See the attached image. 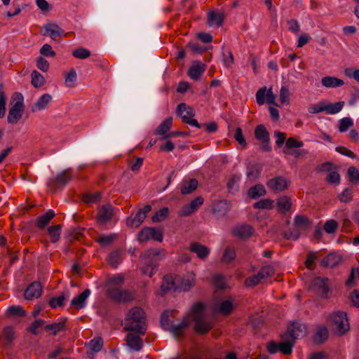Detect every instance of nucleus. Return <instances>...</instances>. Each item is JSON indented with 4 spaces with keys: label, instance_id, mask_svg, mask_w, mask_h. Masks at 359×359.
I'll return each instance as SVG.
<instances>
[{
    "label": "nucleus",
    "instance_id": "f257e3e1",
    "mask_svg": "<svg viewBox=\"0 0 359 359\" xmlns=\"http://www.w3.org/2000/svg\"><path fill=\"white\" fill-rule=\"evenodd\" d=\"M169 316L170 311H164L161 316V324L165 330H169L175 337L182 334L191 320L195 322L194 330L198 334H205L214 326L213 320L205 315V306L201 303L195 304L191 308L190 313L177 324L171 325Z\"/></svg>",
    "mask_w": 359,
    "mask_h": 359
},
{
    "label": "nucleus",
    "instance_id": "f03ea898",
    "mask_svg": "<svg viewBox=\"0 0 359 359\" xmlns=\"http://www.w3.org/2000/svg\"><path fill=\"white\" fill-rule=\"evenodd\" d=\"M147 325L146 316L140 307H133L128 313L124 321V329L128 331H134L140 334H144Z\"/></svg>",
    "mask_w": 359,
    "mask_h": 359
},
{
    "label": "nucleus",
    "instance_id": "7ed1b4c3",
    "mask_svg": "<svg viewBox=\"0 0 359 359\" xmlns=\"http://www.w3.org/2000/svg\"><path fill=\"white\" fill-rule=\"evenodd\" d=\"M165 257L163 249H149L141 257V270L143 273L151 277L158 269V262Z\"/></svg>",
    "mask_w": 359,
    "mask_h": 359
},
{
    "label": "nucleus",
    "instance_id": "20e7f679",
    "mask_svg": "<svg viewBox=\"0 0 359 359\" xmlns=\"http://www.w3.org/2000/svg\"><path fill=\"white\" fill-rule=\"evenodd\" d=\"M11 105L7 119L8 123L15 124L22 118L25 110L23 95L20 93L15 92L12 96Z\"/></svg>",
    "mask_w": 359,
    "mask_h": 359
},
{
    "label": "nucleus",
    "instance_id": "39448f33",
    "mask_svg": "<svg viewBox=\"0 0 359 359\" xmlns=\"http://www.w3.org/2000/svg\"><path fill=\"white\" fill-rule=\"evenodd\" d=\"M329 320L334 326L336 332L339 335H344L349 330V323L347 315L343 311L333 312L329 316Z\"/></svg>",
    "mask_w": 359,
    "mask_h": 359
},
{
    "label": "nucleus",
    "instance_id": "423d86ee",
    "mask_svg": "<svg viewBox=\"0 0 359 359\" xmlns=\"http://www.w3.org/2000/svg\"><path fill=\"white\" fill-rule=\"evenodd\" d=\"M72 175L68 170H63L57 174L54 177H51L47 182V187L50 192H55L60 189L65 187L72 180Z\"/></svg>",
    "mask_w": 359,
    "mask_h": 359
},
{
    "label": "nucleus",
    "instance_id": "0eeeda50",
    "mask_svg": "<svg viewBox=\"0 0 359 359\" xmlns=\"http://www.w3.org/2000/svg\"><path fill=\"white\" fill-rule=\"evenodd\" d=\"M177 113L184 123L198 128H201V125L198 123L197 120L193 118L195 116V111L193 108L184 103H181L177 107Z\"/></svg>",
    "mask_w": 359,
    "mask_h": 359
},
{
    "label": "nucleus",
    "instance_id": "6e6552de",
    "mask_svg": "<svg viewBox=\"0 0 359 359\" xmlns=\"http://www.w3.org/2000/svg\"><path fill=\"white\" fill-rule=\"evenodd\" d=\"M107 294L110 299L120 303L130 302L134 299L131 291L121 288H111Z\"/></svg>",
    "mask_w": 359,
    "mask_h": 359
},
{
    "label": "nucleus",
    "instance_id": "1a4fd4ad",
    "mask_svg": "<svg viewBox=\"0 0 359 359\" xmlns=\"http://www.w3.org/2000/svg\"><path fill=\"white\" fill-rule=\"evenodd\" d=\"M255 138L261 142L260 148L264 151L271 150L269 134L264 125H258L255 129Z\"/></svg>",
    "mask_w": 359,
    "mask_h": 359
},
{
    "label": "nucleus",
    "instance_id": "9d476101",
    "mask_svg": "<svg viewBox=\"0 0 359 359\" xmlns=\"http://www.w3.org/2000/svg\"><path fill=\"white\" fill-rule=\"evenodd\" d=\"M150 239L161 242L163 241L162 231L156 228L144 227L138 234V241L143 243Z\"/></svg>",
    "mask_w": 359,
    "mask_h": 359
},
{
    "label": "nucleus",
    "instance_id": "9b49d317",
    "mask_svg": "<svg viewBox=\"0 0 359 359\" xmlns=\"http://www.w3.org/2000/svg\"><path fill=\"white\" fill-rule=\"evenodd\" d=\"M312 290L323 298H327L329 293L328 279L316 277L311 282Z\"/></svg>",
    "mask_w": 359,
    "mask_h": 359
},
{
    "label": "nucleus",
    "instance_id": "f8f14e48",
    "mask_svg": "<svg viewBox=\"0 0 359 359\" xmlns=\"http://www.w3.org/2000/svg\"><path fill=\"white\" fill-rule=\"evenodd\" d=\"M151 207L149 205H145L143 208L140 209L134 217L127 219L126 223L128 226L138 227L145 219L147 215L151 211Z\"/></svg>",
    "mask_w": 359,
    "mask_h": 359
},
{
    "label": "nucleus",
    "instance_id": "ddd939ff",
    "mask_svg": "<svg viewBox=\"0 0 359 359\" xmlns=\"http://www.w3.org/2000/svg\"><path fill=\"white\" fill-rule=\"evenodd\" d=\"M114 208L110 204L102 205L97 212V220L100 224H105L111 220Z\"/></svg>",
    "mask_w": 359,
    "mask_h": 359
},
{
    "label": "nucleus",
    "instance_id": "4468645a",
    "mask_svg": "<svg viewBox=\"0 0 359 359\" xmlns=\"http://www.w3.org/2000/svg\"><path fill=\"white\" fill-rule=\"evenodd\" d=\"M53 100L49 93H43L32 104L31 111L34 113L46 110L48 108Z\"/></svg>",
    "mask_w": 359,
    "mask_h": 359
},
{
    "label": "nucleus",
    "instance_id": "2eb2a0df",
    "mask_svg": "<svg viewBox=\"0 0 359 359\" xmlns=\"http://www.w3.org/2000/svg\"><path fill=\"white\" fill-rule=\"evenodd\" d=\"M172 117L167 118L157 127L155 134L162 135L161 140H165L169 137H174V133H169V130L172 127Z\"/></svg>",
    "mask_w": 359,
    "mask_h": 359
},
{
    "label": "nucleus",
    "instance_id": "dca6fc26",
    "mask_svg": "<svg viewBox=\"0 0 359 359\" xmlns=\"http://www.w3.org/2000/svg\"><path fill=\"white\" fill-rule=\"evenodd\" d=\"M42 293V286L39 282H33L25 291V298L27 300H32L39 298Z\"/></svg>",
    "mask_w": 359,
    "mask_h": 359
},
{
    "label": "nucleus",
    "instance_id": "f3484780",
    "mask_svg": "<svg viewBox=\"0 0 359 359\" xmlns=\"http://www.w3.org/2000/svg\"><path fill=\"white\" fill-rule=\"evenodd\" d=\"M290 336L294 340L303 337L306 334V326L299 323H292L288 327Z\"/></svg>",
    "mask_w": 359,
    "mask_h": 359
},
{
    "label": "nucleus",
    "instance_id": "a211bd4d",
    "mask_svg": "<svg viewBox=\"0 0 359 359\" xmlns=\"http://www.w3.org/2000/svg\"><path fill=\"white\" fill-rule=\"evenodd\" d=\"M276 95L273 93V91H257L256 100L257 102L260 105L267 102L280 106V104L276 102Z\"/></svg>",
    "mask_w": 359,
    "mask_h": 359
},
{
    "label": "nucleus",
    "instance_id": "6ab92c4d",
    "mask_svg": "<svg viewBox=\"0 0 359 359\" xmlns=\"http://www.w3.org/2000/svg\"><path fill=\"white\" fill-rule=\"evenodd\" d=\"M178 281L180 283L177 285V290L189 291L195 285V275L193 273H187L182 278L177 279Z\"/></svg>",
    "mask_w": 359,
    "mask_h": 359
},
{
    "label": "nucleus",
    "instance_id": "aec40b11",
    "mask_svg": "<svg viewBox=\"0 0 359 359\" xmlns=\"http://www.w3.org/2000/svg\"><path fill=\"white\" fill-rule=\"evenodd\" d=\"M290 184V181L283 177H276L270 180L267 185L273 191H280L286 189Z\"/></svg>",
    "mask_w": 359,
    "mask_h": 359
},
{
    "label": "nucleus",
    "instance_id": "412c9836",
    "mask_svg": "<svg viewBox=\"0 0 359 359\" xmlns=\"http://www.w3.org/2000/svg\"><path fill=\"white\" fill-rule=\"evenodd\" d=\"M205 70V66L203 63L196 61L194 62L189 68L187 74L193 80H197Z\"/></svg>",
    "mask_w": 359,
    "mask_h": 359
},
{
    "label": "nucleus",
    "instance_id": "4be33fe9",
    "mask_svg": "<svg viewBox=\"0 0 359 359\" xmlns=\"http://www.w3.org/2000/svg\"><path fill=\"white\" fill-rule=\"evenodd\" d=\"M333 165L331 163H325L321 165L320 170L322 171H327L329 174L327 177V181L331 184H339L340 175L339 174L332 170Z\"/></svg>",
    "mask_w": 359,
    "mask_h": 359
},
{
    "label": "nucleus",
    "instance_id": "5701e85b",
    "mask_svg": "<svg viewBox=\"0 0 359 359\" xmlns=\"http://www.w3.org/2000/svg\"><path fill=\"white\" fill-rule=\"evenodd\" d=\"M233 309V304L232 300L229 299L226 300L220 301L215 304L214 306V311L217 313H220L224 315H228L231 313Z\"/></svg>",
    "mask_w": 359,
    "mask_h": 359
},
{
    "label": "nucleus",
    "instance_id": "b1692460",
    "mask_svg": "<svg viewBox=\"0 0 359 359\" xmlns=\"http://www.w3.org/2000/svg\"><path fill=\"white\" fill-rule=\"evenodd\" d=\"M44 34L49 35L53 40H56L57 37L64 34L65 32L57 25L49 23L43 26Z\"/></svg>",
    "mask_w": 359,
    "mask_h": 359
},
{
    "label": "nucleus",
    "instance_id": "393cba45",
    "mask_svg": "<svg viewBox=\"0 0 359 359\" xmlns=\"http://www.w3.org/2000/svg\"><path fill=\"white\" fill-rule=\"evenodd\" d=\"M189 249L192 252L196 253L197 257L201 259H205L210 254L209 248L198 243H192Z\"/></svg>",
    "mask_w": 359,
    "mask_h": 359
},
{
    "label": "nucleus",
    "instance_id": "a878e982",
    "mask_svg": "<svg viewBox=\"0 0 359 359\" xmlns=\"http://www.w3.org/2000/svg\"><path fill=\"white\" fill-rule=\"evenodd\" d=\"M128 345L134 351H139L142 348L143 343L140 337L133 333H129L126 336Z\"/></svg>",
    "mask_w": 359,
    "mask_h": 359
},
{
    "label": "nucleus",
    "instance_id": "bb28decb",
    "mask_svg": "<svg viewBox=\"0 0 359 359\" xmlns=\"http://www.w3.org/2000/svg\"><path fill=\"white\" fill-rule=\"evenodd\" d=\"M91 291L89 289L85 290L79 295L72 299L71 304L76 309H83L86 306V301Z\"/></svg>",
    "mask_w": 359,
    "mask_h": 359
},
{
    "label": "nucleus",
    "instance_id": "cd10ccee",
    "mask_svg": "<svg viewBox=\"0 0 359 359\" xmlns=\"http://www.w3.org/2000/svg\"><path fill=\"white\" fill-rule=\"evenodd\" d=\"M224 20L223 14L218 12L210 11L208 14V23L210 27H220Z\"/></svg>",
    "mask_w": 359,
    "mask_h": 359
},
{
    "label": "nucleus",
    "instance_id": "c85d7f7f",
    "mask_svg": "<svg viewBox=\"0 0 359 359\" xmlns=\"http://www.w3.org/2000/svg\"><path fill=\"white\" fill-rule=\"evenodd\" d=\"M124 278L120 274H116L107 280L106 287L107 293L109 292L111 288H121L123 284Z\"/></svg>",
    "mask_w": 359,
    "mask_h": 359
},
{
    "label": "nucleus",
    "instance_id": "c756f323",
    "mask_svg": "<svg viewBox=\"0 0 359 359\" xmlns=\"http://www.w3.org/2000/svg\"><path fill=\"white\" fill-rule=\"evenodd\" d=\"M252 233V228L249 225H241L233 229V234L241 238H248Z\"/></svg>",
    "mask_w": 359,
    "mask_h": 359
},
{
    "label": "nucleus",
    "instance_id": "7c9ffc66",
    "mask_svg": "<svg viewBox=\"0 0 359 359\" xmlns=\"http://www.w3.org/2000/svg\"><path fill=\"white\" fill-rule=\"evenodd\" d=\"M103 346L102 339L100 337H95L90 341L88 345V356L93 355L94 353L99 352Z\"/></svg>",
    "mask_w": 359,
    "mask_h": 359
},
{
    "label": "nucleus",
    "instance_id": "2f4dec72",
    "mask_svg": "<svg viewBox=\"0 0 359 359\" xmlns=\"http://www.w3.org/2000/svg\"><path fill=\"white\" fill-rule=\"evenodd\" d=\"M321 82L324 87L332 88L340 87L344 83L342 79L334 76H325L322 79Z\"/></svg>",
    "mask_w": 359,
    "mask_h": 359
},
{
    "label": "nucleus",
    "instance_id": "473e14b6",
    "mask_svg": "<svg viewBox=\"0 0 359 359\" xmlns=\"http://www.w3.org/2000/svg\"><path fill=\"white\" fill-rule=\"evenodd\" d=\"M177 279L174 280L172 276H165L163 279V283L161 284V290L166 292L169 290H177Z\"/></svg>",
    "mask_w": 359,
    "mask_h": 359
},
{
    "label": "nucleus",
    "instance_id": "72a5a7b5",
    "mask_svg": "<svg viewBox=\"0 0 359 359\" xmlns=\"http://www.w3.org/2000/svg\"><path fill=\"white\" fill-rule=\"evenodd\" d=\"M341 259V257L336 253H330L322 260V265L326 267H334L337 266Z\"/></svg>",
    "mask_w": 359,
    "mask_h": 359
},
{
    "label": "nucleus",
    "instance_id": "f704fd0d",
    "mask_svg": "<svg viewBox=\"0 0 359 359\" xmlns=\"http://www.w3.org/2000/svg\"><path fill=\"white\" fill-rule=\"evenodd\" d=\"M324 104H325V111L327 114H335L339 112L342 109V108L344 105V102L339 101V102H337L334 103H330L326 101H324Z\"/></svg>",
    "mask_w": 359,
    "mask_h": 359
},
{
    "label": "nucleus",
    "instance_id": "c9c22d12",
    "mask_svg": "<svg viewBox=\"0 0 359 359\" xmlns=\"http://www.w3.org/2000/svg\"><path fill=\"white\" fill-rule=\"evenodd\" d=\"M198 184V181L195 179L184 180L181 187V193L184 195L189 194L196 189Z\"/></svg>",
    "mask_w": 359,
    "mask_h": 359
},
{
    "label": "nucleus",
    "instance_id": "e433bc0d",
    "mask_svg": "<svg viewBox=\"0 0 359 359\" xmlns=\"http://www.w3.org/2000/svg\"><path fill=\"white\" fill-rule=\"evenodd\" d=\"M55 212L52 210H49L45 214L39 216L36 221V226L39 229H43L50 221L54 217Z\"/></svg>",
    "mask_w": 359,
    "mask_h": 359
},
{
    "label": "nucleus",
    "instance_id": "4c0bfd02",
    "mask_svg": "<svg viewBox=\"0 0 359 359\" xmlns=\"http://www.w3.org/2000/svg\"><path fill=\"white\" fill-rule=\"evenodd\" d=\"M328 337V330L324 326H320L318 327L315 335H314V341L316 343H322L324 342Z\"/></svg>",
    "mask_w": 359,
    "mask_h": 359
},
{
    "label": "nucleus",
    "instance_id": "58836bf2",
    "mask_svg": "<svg viewBox=\"0 0 359 359\" xmlns=\"http://www.w3.org/2000/svg\"><path fill=\"white\" fill-rule=\"evenodd\" d=\"M62 226L60 224L51 226L48 228V233L50 236L52 243L57 242L60 238Z\"/></svg>",
    "mask_w": 359,
    "mask_h": 359
},
{
    "label": "nucleus",
    "instance_id": "ea45409f",
    "mask_svg": "<svg viewBox=\"0 0 359 359\" xmlns=\"http://www.w3.org/2000/svg\"><path fill=\"white\" fill-rule=\"evenodd\" d=\"M231 208V203L227 200H221L218 201L213 207L215 212L225 214Z\"/></svg>",
    "mask_w": 359,
    "mask_h": 359
},
{
    "label": "nucleus",
    "instance_id": "a19ab883",
    "mask_svg": "<svg viewBox=\"0 0 359 359\" xmlns=\"http://www.w3.org/2000/svg\"><path fill=\"white\" fill-rule=\"evenodd\" d=\"M264 187L262 184H257L251 187L248 191V195L251 198H256L265 194Z\"/></svg>",
    "mask_w": 359,
    "mask_h": 359
},
{
    "label": "nucleus",
    "instance_id": "79ce46f5",
    "mask_svg": "<svg viewBox=\"0 0 359 359\" xmlns=\"http://www.w3.org/2000/svg\"><path fill=\"white\" fill-rule=\"evenodd\" d=\"M277 205L280 212H285L291 207L290 199L287 196L280 197L278 199Z\"/></svg>",
    "mask_w": 359,
    "mask_h": 359
},
{
    "label": "nucleus",
    "instance_id": "37998d69",
    "mask_svg": "<svg viewBox=\"0 0 359 359\" xmlns=\"http://www.w3.org/2000/svg\"><path fill=\"white\" fill-rule=\"evenodd\" d=\"M347 174L349 178V181L355 184H359V170L354 166L348 168Z\"/></svg>",
    "mask_w": 359,
    "mask_h": 359
},
{
    "label": "nucleus",
    "instance_id": "c03bdc74",
    "mask_svg": "<svg viewBox=\"0 0 359 359\" xmlns=\"http://www.w3.org/2000/svg\"><path fill=\"white\" fill-rule=\"evenodd\" d=\"M253 206L257 209L271 210L273 208V201L268 198H263L255 203Z\"/></svg>",
    "mask_w": 359,
    "mask_h": 359
},
{
    "label": "nucleus",
    "instance_id": "a18cd8bd",
    "mask_svg": "<svg viewBox=\"0 0 359 359\" xmlns=\"http://www.w3.org/2000/svg\"><path fill=\"white\" fill-rule=\"evenodd\" d=\"M222 61H223L224 65L226 68H229L231 67V65L233 63V55L232 52L230 50L226 49V50H223Z\"/></svg>",
    "mask_w": 359,
    "mask_h": 359
},
{
    "label": "nucleus",
    "instance_id": "49530a36",
    "mask_svg": "<svg viewBox=\"0 0 359 359\" xmlns=\"http://www.w3.org/2000/svg\"><path fill=\"white\" fill-rule=\"evenodd\" d=\"M64 327L65 322L60 321L46 325L45 329L48 331H50L53 334L55 335L57 333L62 331L64 329Z\"/></svg>",
    "mask_w": 359,
    "mask_h": 359
},
{
    "label": "nucleus",
    "instance_id": "de8ad7c7",
    "mask_svg": "<svg viewBox=\"0 0 359 359\" xmlns=\"http://www.w3.org/2000/svg\"><path fill=\"white\" fill-rule=\"evenodd\" d=\"M294 224L297 227L307 229L310 226V222L309 219L302 215H297L294 217Z\"/></svg>",
    "mask_w": 359,
    "mask_h": 359
},
{
    "label": "nucleus",
    "instance_id": "09e8293b",
    "mask_svg": "<svg viewBox=\"0 0 359 359\" xmlns=\"http://www.w3.org/2000/svg\"><path fill=\"white\" fill-rule=\"evenodd\" d=\"M236 257V252L232 248L228 247L225 249L222 261L223 262L229 263L232 262Z\"/></svg>",
    "mask_w": 359,
    "mask_h": 359
},
{
    "label": "nucleus",
    "instance_id": "8fccbe9b",
    "mask_svg": "<svg viewBox=\"0 0 359 359\" xmlns=\"http://www.w3.org/2000/svg\"><path fill=\"white\" fill-rule=\"evenodd\" d=\"M8 316H24L25 311L20 306H11L6 311Z\"/></svg>",
    "mask_w": 359,
    "mask_h": 359
},
{
    "label": "nucleus",
    "instance_id": "3c124183",
    "mask_svg": "<svg viewBox=\"0 0 359 359\" xmlns=\"http://www.w3.org/2000/svg\"><path fill=\"white\" fill-rule=\"evenodd\" d=\"M72 55L79 59H86L90 55V51L85 48L80 47L72 52Z\"/></svg>",
    "mask_w": 359,
    "mask_h": 359
},
{
    "label": "nucleus",
    "instance_id": "603ef678",
    "mask_svg": "<svg viewBox=\"0 0 359 359\" xmlns=\"http://www.w3.org/2000/svg\"><path fill=\"white\" fill-rule=\"evenodd\" d=\"M43 76L36 71H33L32 73V83L34 88H39L43 83Z\"/></svg>",
    "mask_w": 359,
    "mask_h": 359
},
{
    "label": "nucleus",
    "instance_id": "864d4df0",
    "mask_svg": "<svg viewBox=\"0 0 359 359\" xmlns=\"http://www.w3.org/2000/svg\"><path fill=\"white\" fill-rule=\"evenodd\" d=\"M168 208H163L157 211L155 215L152 217L151 219L153 222H159L165 219L168 214Z\"/></svg>",
    "mask_w": 359,
    "mask_h": 359
},
{
    "label": "nucleus",
    "instance_id": "5fc2aeb1",
    "mask_svg": "<svg viewBox=\"0 0 359 359\" xmlns=\"http://www.w3.org/2000/svg\"><path fill=\"white\" fill-rule=\"evenodd\" d=\"M353 126V121L349 117H344L339 121V130L345 132L348 128Z\"/></svg>",
    "mask_w": 359,
    "mask_h": 359
},
{
    "label": "nucleus",
    "instance_id": "6e6d98bb",
    "mask_svg": "<svg viewBox=\"0 0 359 359\" xmlns=\"http://www.w3.org/2000/svg\"><path fill=\"white\" fill-rule=\"evenodd\" d=\"M114 234L102 235L97 239L98 243L102 246H106L111 244L115 239Z\"/></svg>",
    "mask_w": 359,
    "mask_h": 359
},
{
    "label": "nucleus",
    "instance_id": "4d7b16f0",
    "mask_svg": "<svg viewBox=\"0 0 359 359\" xmlns=\"http://www.w3.org/2000/svg\"><path fill=\"white\" fill-rule=\"evenodd\" d=\"M108 261L113 267H116L121 261L120 253L118 251L111 252L109 255Z\"/></svg>",
    "mask_w": 359,
    "mask_h": 359
},
{
    "label": "nucleus",
    "instance_id": "13d9d810",
    "mask_svg": "<svg viewBox=\"0 0 359 359\" xmlns=\"http://www.w3.org/2000/svg\"><path fill=\"white\" fill-rule=\"evenodd\" d=\"M260 173V170L257 165H252L248 167L247 177L250 180H254L257 179Z\"/></svg>",
    "mask_w": 359,
    "mask_h": 359
},
{
    "label": "nucleus",
    "instance_id": "bf43d9fd",
    "mask_svg": "<svg viewBox=\"0 0 359 359\" xmlns=\"http://www.w3.org/2000/svg\"><path fill=\"white\" fill-rule=\"evenodd\" d=\"M293 342L290 341L281 342L279 344V351L285 354L289 355L292 352Z\"/></svg>",
    "mask_w": 359,
    "mask_h": 359
},
{
    "label": "nucleus",
    "instance_id": "052dcab7",
    "mask_svg": "<svg viewBox=\"0 0 359 359\" xmlns=\"http://www.w3.org/2000/svg\"><path fill=\"white\" fill-rule=\"evenodd\" d=\"M353 191L350 188H346L344 191L339 196V199L342 203H348L352 200Z\"/></svg>",
    "mask_w": 359,
    "mask_h": 359
},
{
    "label": "nucleus",
    "instance_id": "680f3d73",
    "mask_svg": "<svg viewBox=\"0 0 359 359\" xmlns=\"http://www.w3.org/2000/svg\"><path fill=\"white\" fill-rule=\"evenodd\" d=\"M338 226L337 222L334 219L327 220L324 225V230L327 233H333Z\"/></svg>",
    "mask_w": 359,
    "mask_h": 359
},
{
    "label": "nucleus",
    "instance_id": "e2e57ef3",
    "mask_svg": "<svg viewBox=\"0 0 359 359\" xmlns=\"http://www.w3.org/2000/svg\"><path fill=\"white\" fill-rule=\"evenodd\" d=\"M259 276H261L262 279L270 277L274 273V269L271 266H265L262 267L258 272Z\"/></svg>",
    "mask_w": 359,
    "mask_h": 359
},
{
    "label": "nucleus",
    "instance_id": "0e129e2a",
    "mask_svg": "<svg viewBox=\"0 0 359 359\" xmlns=\"http://www.w3.org/2000/svg\"><path fill=\"white\" fill-rule=\"evenodd\" d=\"M41 55L45 57H53L55 56L56 53L54 50H53L50 45L46 43L44 44L40 49Z\"/></svg>",
    "mask_w": 359,
    "mask_h": 359
},
{
    "label": "nucleus",
    "instance_id": "69168bd1",
    "mask_svg": "<svg viewBox=\"0 0 359 359\" xmlns=\"http://www.w3.org/2000/svg\"><path fill=\"white\" fill-rule=\"evenodd\" d=\"M76 79V71L72 69L65 78V83L68 88H72Z\"/></svg>",
    "mask_w": 359,
    "mask_h": 359
},
{
    "label": "nucleus",
    "instance_id": "338daca9",
    "mask_svg": "<svg viewBox=\"0 0 359 359\" xmlns=\"http://www.w3.org/2000/svg\"><path fill=\"white\" fill-rule=\"evenodd\" d=\"M233 137L242 147H246L247 143L243 135L242 129L241 128H237L236 129Z\"/></svg>",
    "mask_w": 359,
    "mask_h": 359
},
{
    "label": "nucleus",
    "instance_id": "774afa93",
    "mask_svg": "<svg viewBox=\"0 0 359 359\" xmlns=\"http://www.w3.org/2000/svg\"><path fill=\"white\" fill-rule=\"evenodd\" d=\"M262 278L260 276H259V273H257L255 275H253L249 278H248L245 280V285L248 287H253L256 285H257L260 281L262 280Z\"/></svg>",
    "mask_w": 359,
    "mask_h": 359
}]
</instances>
